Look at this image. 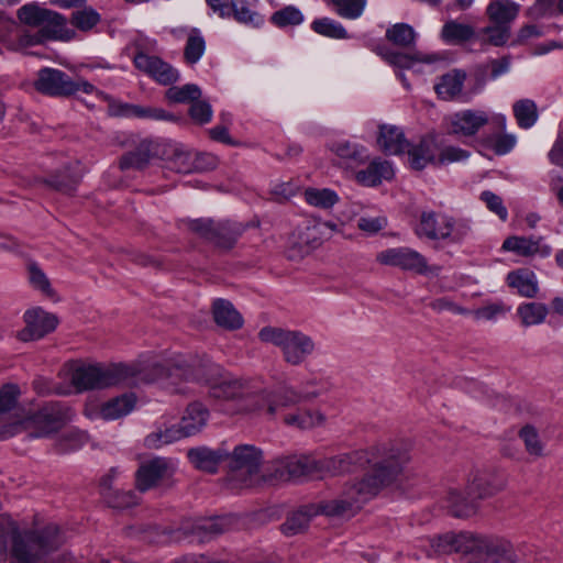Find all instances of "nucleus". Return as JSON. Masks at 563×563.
I'll use <instances>...</instances> for the list:
<instances>
[{
    "instance_id": "38",
    "label": "nucleus",
    "mask_w": 563,
    "mask_h": 563,
    "mask_svg": "<svg viewBox=\"0 0 563 563\" xmlns=\"http://www.w3.org/2000/svg\"><path fill=\"white\" fill-rule=\"evenodd\" d=\"M548 313L549 309L547 305L537 301L523 302L517 308V316L520 319V323L526 328L543 323Z\"/></svg>"
},
{
    "instance_id": "26",
    "label": "nucleus",
    "mask_w": 563,
    "mask_h": 563,
    "mask_svg": "<svg viewBox=\"0 0 563 563\" xmlns=\"http://www.w3.org/2000/svg\"><path fill=\"white\" fill-rule=\"evenodd\" d=\"M190 463L202 472L214 473L219 464L228 456L223 450H211L206 446L190 449L187 452Z\"/></svg>"
},
{
    "instance_id": "58",
    "label": "nucleus",
    "mask_w": 563,
    "mask_h": 563,
    "mask_svg": "<svg viewBox=\"0 0 563 563\" xmlns=\"http://www.w3.org/2000/svg\"><path fill=\"white\" fill-rule=\"evenodd\" d=\"M20 397V388L14 384H5L0 388V416L13 409Z\"/></svg>"
},
{
    "instance_id": "39",
    "label": "nucleus",
    "mask_w": 563,
    "mask_h": 563,
    "mask_svg": "<svg viewBox=\"0 0 563 563\" xmlns=\"http://www.w3.org/2000/svg\"><path fill=\"white\" fill-rule=\"evenodd\" d=\"M475 30L472 25L450 20L444 23L441 31L442 40L448 44H460L472 40Z\"/></svg>"
},
{
    "instance_id": "35",
    "label": "nucleus",
    "mask_w": 563,
    "mask_h": 563,
    "mask_svg": "<svg viewBox=\"0 0 563 563\" xmlns=\"http://www.w3.org/2000/svg\"><path fill=\"white\" fill-rule=\"evenodd\" d=\"M325 417L319 410L298 409L295 412L287 413L284 417V422L288 427L307 430L322 426Z\"/></svg>"
},
{
    "instance_id": "6",
    "label": "nucleus",
    "mask_w": 563,
    "mask_h": 563,
    "mask_svg": "<svg viewBox=\"0 0 563 563\" xmlns=\"http://www.w3.org/2000/svg\"><path fill=\"white\" fill-rule=\"evenodd\" d=\"M230 473L227 486L232 490H241L257 485L262 477V452L253 445H239L228 456Z\"/></svg>"
},
{
    "instance_id": "13",
    "label": "nucleus",
    "mask_w": 563,
    "mask_h": 563,
    "mask_svg": "<svg viewBox=\"0 0 563 563\" xmlns=\"http://www.w3.org/2000/svg\"><path fill=\"white\" fill-rule=\"evenodd\" d=\"M338 231L334 222H307L298 227L288 238L289 257H305L323 241V230Z\"/></svg>"
},
{
    "instance_id": "59",
    "label": "nucleus",
    "mask_w": 563,
    "mask_h": 563,
    "mask_svg": "<svg viewBox=\"0 0 563 563\" xmlns=\"http://www.w3.org/2000/svg\"><path fill=\"white\" fill-rule=\"evenodd\" d=\"M520 438L522 439L526 450L529 454L534 456H541L543 452V445L539 439V434L536 429L531 426H526L520 431Z\"/></svg>"
},
{
    "instance_id": "1",
    "label": "nucleus",
    "mask_w": 563,
    "mask_h": 563,
    "mask_svg": "<svg viewBox=\"0 0 563 563\" xmlns=\"http://www.w3.org/2000/svg\"><path fill=\"white\" fill-rule=\"evenodd\" d=\"M408 450L401 444L383 443L332 457L319 459V477L352 473L361 467L371 471L361 479L349 482L340 496L322 501L321 510L329 517H352L365 503L393 484L409 463Z\"/></svg>"
},
{
    "instance_id": "3",
    "label": "nucleus",
    "mask_w": 563,
    "mask_h": 563,
    "mask_svg": "<svg viewBox=\"0 0 563 563\" xmlns=\"http://www.w3.org/2000/svg\"><path fill=\"white\" fill-rule=\"evenodd\" d=\"M16 530L7 529L5 539L12 537L11 554L14 563H59L65 554L59 553L65 538L55 523L40 526L37 522L32 529L15 522Z\"/></svg>"
},
{
    "instance_id": "51",
    "label": "nucleus",
    "mask_w": 563,
    "mask_h": 563,
    "mask_svg": "<svg viewBox=\"0 0 563 563\" xmlns=\"http://www.w3.org/2000/svg\"><path fill=\"white\" fill-rule=\"evenodd\" d=\"M271 20L278 27L294 26L303 22V14L298 8L287 5L274 12Z\"/></svg>"
},
{
    "instance_id": "32",
    "label": "nucleus",
    "mask_w": 563,
    "mask_h": 563,
    "mask_svg": "<svg viewBox=\"0 0 563 563\" xmlns=\"http://www.w3.org/2000/svg\"><path fill=\"white\" fill-rule=\"evenodd\" d=\"M504 487L505 481L501 477L486 473L476 474L468 484V488L477 500L490 497Z\"/></svg>"
},
{
    "instance_id": "2",
    "label": "nucleus",
    "mask_w": 563,
    "mask_h": 563,
    "mask_svg": "<svg viewBox=\"0 0 563 563\" xmlns=\"http://www.w3.org/2000/svg\"><path fill=\"white\" fill-rule=\"evenodd\" d=\"M162 378L166 388L175 393H186L188 388L183 383L202 382L209 388L211 397L222 400L240 399V408L247 413L255 411L247 408L251 398L257 400L258 390L246 379H241L225 372L218 364L208 362L199 368H191L188 365L175 364L168 369L162 366Z\"/></svg>"
},
{
    "instance_id": "10",
    "label": "nucleus",
    "mask_w": 563,
    "mask_h": 563,
    "mask_svg": "<svg viewBox=\"0 0 563 563\" xmlns=\"http://www.w3.org/2000/svg\"><path fill=\"white\" fill-rule=\"evenodd\" d=\"M35 88L49 96H71L79 91L90 95L96 91L90 82L84 79L73 80L62 70L54 68H43L38 71Z\"/></svg>"
},
{
    "instance_id": "19",
    "label": "nucleus",
    "mask_w": 563,
    "mask_h": 563,
    "mask_svg": "<svg viewBox=\"0 0 563 563\" xmlns=\"http://www.w3.org/2000/svg\"><path fill=\"white\" fill-rule=\"evenodd\" d=\"M501 249L525 257L534 255L547 257L551 254V246L547 245L540 236L512 235L504 241Z\"/></svg>"
},
{
    "instance_id": "22",
    "label": "nucleus",
    "mask_w": 563,
    "mask_h": 563,
    "mask_svg": "<svg viewBox=\"0 0 563 563\" xmlns=\"http://www.w3.org/2000/svg\"><path fill=\"white\" fill-rule=\"evenodd\" d=\"M448 217L442 212L423 211L416 228L417 235L432 241H442Z\"/></svg>"
},
{
    "instance_id": "57",
    "label": "nucleus",
    "mask_w": 563,
    "mask_h": 563,
    "mask_svg": "<svg viewBox=\"0 0 563 563\" xmlns=\"http://www.w3.org/2000/svg\"><path fill=\"white\" fill-rule=\"evenodd\" d=\"M517 139L514 134H497L486 139L487 145L498 155L509 153L516 145Z\"/></svg>"
},
{
    "instance_id": "34",
    "label": "nucleus",
    "mask_w": 563,
    "mask_h": 563,
    "mask_svg": "<svg viewBox=\"0 0 563 563\" xmlns=\"http://www.w3.org/2000/svg\"><path fill=\"white\" fill-rule=\"evenodd\" d=\"M303 200L310 207L330 210L340 201V196L331 188L308 187L303 190Z\"/></svg>"
},
{
    "instance_id": "47",
    "label": "nucleus",
    "mask_w": 563,
    "mask_h": 563,
    "mask_svg": "<svg viewBox=\"0 0 563 563\" xmlns=\"http://www.w3.org/2000/svg\"><path fill=\"white\" fill-rule=\"evenodd\" d=\"M335 12L343 19L356 20L365 11L366 0H331Z\"/></svg>"
},
{
    "instance_id": "9",
    "label": "nucleus",
    "mask_w": 563,
    "mask_h": 563,
    "mask_svg": "<svg viewBox=\"0 0 563 563\" xmlns=\"http://www.w3.org/2000/svg\"><path fill=\"white\" fill-rule=\"evenodd\" d=\"M375 260L383 266H389L419 275L437 276L440 272L439 266L429 265L427 258L421 253L407 246L382 250L376 254Z\"/></svg>"
},
{
    "instance_id": "33",
    "label": "nucleus",
    "mask_w": 563,
    "mask_h": 563,
    "mask_svg": "<svg viewBox=\"0 0 563 563\" xmlns=\"http://www.w3.org/2000/svg\"><path fill=\"white\" fill-rule=\"evenodd\" d=\"M213 317L218 325L235 330L242 327L243 319L233 305L224 299H217L213 303Z\"/></svg>"
},
{
    "instance_id": "5",
    "label": "nucleus",
    "mask_w": 563,
    "mask_h": 563,
    "mask_svg": "<svg viewBox=\"0 0 563 563\" xmlns=\"http://www.w3.org/2000/svg\"><path fill=\"white\" fill-rule=\"evenodd\" d=\"M258 339L278 347L284 361L294 366L303 363L316 350L313 339L298 330L264 327L258 332Z\"/></svg>"
},
{
    "instance_id": "64",
    "label": "nucleus",
    "mask_w": 563,
    "mask_h": 563,
    "mask_svg": "<svg viewBox=\"0 0 563 563\" xmlns=\"http://www.w3.org/2000/svg\"><path fill=\"white\" fill-rule=\"evenodd\" d=\"M52 38L51 36H46L43 34V31L40 30L36 34H21L15 41L10 43V48L14 51H21L26 47L36 45L42 43L44 40Z\"/></svg>"
},
{
    "instance_id": "61",
    "label": "nucleus",
    "mask_w": 563,
    "mask_h": 563,
    "mask_svg": "<svg viewBox=\"0 0 563 563\" xmlns=\"http://www.w3.org/2000/svg\"><path fill=\"white\" fill-rule=\"evenodd\" d=\"M470 153L455 146H445L438 151V165L457 163L467 159Z\"/></svg>"
},
{
    "instance_id": "56",
    "label": "nucleus",
    "mask_w": 563,
    "mask_h": 563,
    "mask_svg": "<svg viewBox=\"0 0 563 563\" xmlns=\"http://www.w3.org/2000/svg\"><path fill=\"white\" fill-rule=\"evenodd\" d=\"M184 224L188 230L211 241L218 236L217 234H221L220 231H216V222L210 219L186 220Z\"/></svg>"
},
{
    "instance_id": "48",
    "label": "nucleus",
    "mask_w": 563,
    "mask_h": 563,
    "mask_svg": "<svg viewBox=\"0 0 563 563\" xmlns=\"http://www.w3.org/2000/svg\"><path fill=\"white\" fill-rule=\"evenodd\" d=\"M206 42L198 30H192L189 33L184 56L187 63L196 64L205 54Z\"/></svg>"
},
{
    "instance_id": "18",
    "label": "nucleus",
    "mask_w": 563,
    "mask_h": 563,
    "mask_svg": "<svg viewBox=\"0 0 563 563\" xmlns=\"http://www.w3.org/2000/svg\"><path fill=\"white\" fill-rule=\"evenodd\" d=\"M280 479H299L303 476L319 477V459L310 455L290 456L282 460L277 468Z\"/></svg>"
},
{
    "instance_id": "21",
    "label": "nucleus",
    "mask_w": 563,
    "mask_h": 563,
    "mask_svg": "<svg viewBox=\"0 0 563 563\" xmlns=\"http://www.w3.org/2000/svg\"><path fill=\"white\" fill-rule=\"evenodd\" d=\"M439 145L435 137L427 135L419 143L408 150L409 164L411 168L420 170L429 164L438 165Z\"/></svg>"
},
{
    "instance_id": "8",
    "label": "nucleus",
    "mask_w": 563,
    "mask_h": 563,
    "mask_svg": "<svg viewBox=\"0 0 563 563\" xmlns=\"http://www.w3.org/2000/svg\"><path fill=\"white\" fill-rule=\"evenodd\" d=\"M489 123L503 132L506 130L507 119L501 113L489 114L478 109L461 110L445 118L448 133L456 136H473Z\"/></svg>"
},
{
    "instance_id": "7",
    "label": "nucleus",
    "mask_w": 563,
    "mask_h": 563,
    "mask_svg": "<svg viewBox=\"0 0 563 563\" xmlns=\"http://www.w3.org/2000/svg\"><path fill=\"white\" fill-rule=\"evenodd\" d=\"M70 417L71 412L68 408L49 405L3 431L2 438L12 437L21 431H26L31 438L47 437L58 431Z\"/></svg>"
},
{
    "instance_id": "49",
    "label": "nucleus",
    "mask_w": 563,
    "mask_h": 563,
    "mask_svg": "<svg viewBox=\"0 0 563 563\" xmlns=\"http://www.w3.org/2000/svg\"><path fill=\"white\" fill-rule=\"evenodd\" d=\"M216 231H220L221 234L213 239V241L222 246H231L233 242L242 234L244 227L239 223L224 221L216 223Z\"/></svg>"
},
{
    "instance_id": "60",
    "label": "nucleus",
    "mask_w": 563,
    "mask_h": 563,
    "mask_svg": "<svg viewBox=\"0 0 563 563\" xmlns=\"http://www.w3.org/2000/svg\"><path fill=\"white\" fill-rule=\"evenodd\" d=\"M482 33L486 35L485 42L495 46H501L509 40L510 26L493 24L484 27Z\"/></svg>"
},
{
    "instance_id": "37",
    "label": "nucleus",
    "mask_w": 563,
    "mask_h": 563,
    "mask_svg": "<svg viewBox=\"0 0 563 563\" xmlns=\"http://www.w3.org/2000/svg\"><path fill=\"white\" fill-rule=\"evenodd\" d=\"M154 142L142 141L135 151L125 154L120 161L121 169L143 168L148 164L154 152Z\"/></svg>"
},
{
    "instance_id": "41",
    "label": "nucleus",
    "mask_w": 563,
    "mask_h": 563,
    "mask_svg": "<svg viewBox=\"0 0 563 563\" xmlns=\"http://www.w3.org/2000/svg\"><path fill=\"white\" fill-rule=\"evenodd\" d=\"M442 241L448 244H457L465 241L472 234V225L467 219L448 217Z\"/></svg>"
},
{
    "instance_id": "52",
    "label": "nucleus",
    "mask_w": 563,
    "mask_h": 563,
    "mask_svg": "<svg viewBox=\"0 0 563 563\" xmlns=\"http://www.w3.org/2000/svg\"><path fill=\"white\" fill-rule=\"evenodd\" d=\"M231 18L241 24L250 26H260L263 24V18L260 13L244 3L239 4L236 1L233 2Z\"/></svg>"
},
{
    "instance_id": "43",
    "label": "nucleus",
    "mask_w": 563,
    "mask_h": 563,
    "mask_svg": "<svg viewBox=\"0 0 563 563\" xmlns=\"http://www.w3.org/2000/svg\"><path fill=\"white\" fill-rule=\"evenodd\" d=\"M512 111L518 125L522 129H530L538 120L537 104L531 99L516 101Z\"/></svg>"
},
{
    "instance_id": "31",
    "label": "nucleus",
    "mask_w": 563,
    "mask_h": 563,
    "mask_svg": "<svg viewBox=\"0 0 563 563\" xmlns=\"http://www.w3.org/2000/svg\"><path fill=\"white\" fill-rule=\"evenodd\" d=\"M476 500L468 487L466 494L459 489H450L446 495V506L455 517H467L474 514Z\"/></svg>"
},
{
    "instance_id": "55",
    "label": "nucleus",
    "mask_w": 563,
    "mask_h": 563,
    "mask_svg": "<svg viewBox=\"0 0 563 563\" xmlns=\"http://www.w3.org/2000/svg\"><path fill=\"white\" fill-rule=\"evenodd\" d=\"M509 311L501 301L489 302L476 310L468 311L476 320L493 321Z\"/></svg>"
},
{
    "instance_id": "12",
    "label": "nucleus",
    "mask_w": 563,
    "mask_h": 563,
    "mask_svg": "<svg viewBox=\"0 0 563 563\" xmlns=\"http://www.w3.org/2000/svg\"><path fill=\"white\" fill-rule=\"evenodd\" d=\"M19 20L31 26H38L46 36L54 40L66 38V20L57 12L42 9L35 4H25L18 11Z\"/></svg>"
},
{
    "instance_id": "16",
    "label": "nucleus",
    "mask_w": 563,
    "mask_h": 563,
    "mask_svg": "<svg viewBox=\"0 0 563 563\" xmlns=\"http://www.w3.org/2000/svg\"><path fill=\"white\" fill-rule=\"evenodd\" d=\"M136 405L134 394H124L112 398L102 405L88 404L85 408V415L93 420L101 418L103 420H117L132 412Z\"/></svg>"
},
{
    "instance_id": "40",
    "label": "nucleus",
    "mask_w": 563,
    "mask_h": 563,
    "mask_svg": "<svg viewBox=\"0 0 563 563\" xmlns=\"http://www.w3.org/2000/svg\"><path fill=\"white\" fill-rule=\"evenodd\" d=\"M188 438L180 423L164 426L146 437L145 442L150 448H159Z\"/></svg>"
},
{
    "instance_id": "23",
    "label": "nucleus",
    "mask_w": 563,
    "mask_h": 563,
    "mask_svg": "<svg viewBox=\"0 0 563 563\" xmlns=\"http://www.w3.org/2000/svg\"><path fill=\"white\" fill-rule=\"evenodd\" d=\"M394 177V168L388 161L375 158L369 165L355 174L358 184L366 187L379 185L383 180H390Z\"/></svg>"
},
{
    "instance_id": "15",
    "label": "nucleus",
    "mask_w": 563,
    "mask_h": 563,
    "mask_svg": "<svg viewBox=\"0 0 563 563\" xmlns=\"http://www.w3.org/2000/svg\"><path fill=\"white\" fill-rule=\"evenodd\" d=\"M23 319L25 328L19 332L18 336L24 342L44 338L54 331L58 324V319L55 314L40 307L26 310Z\"/></svg>"
},
{
    "instance_id": "45",
    "label": "nucleus",
    "mask_w": 563,
    "mask_h": 563,
    "mask_svg": "<svg viewBox=\"0 0 563 563\" xmlns=\"http://www.w3.org/2000/svg\"><path fill=\"white\" fill-rule=\"evenodd\" d=\"M165 97L172 103L194 102L201 97V89L195 84L173 86L166 90Z\"/></svg>"
},
{
    "instance_id": "62",
    "label": "nucleus",
    "mask_w": 563,
    "mask_h": 563,
    "mask_svg": "<svg viewBox=\"0 0 563 563\" xmlns=\"http://www.w3.org/2000/svg\"><path fill=\"white\" fill-rule=\"evenodd\" d=\"M189 114L195 122L206 124L211 121L213 111L209 102L198 99L191 104Z\"/></svg>"
},
{
    "instance_id": "42",
    "label": "nucleus",
    "mask_w": 563,
    "mask_h": 563,
    "mask_svg": "<svg viewBox=\"0 0 563 563\" xmlns=\"http://www.w3.org/2000/svg\"><path fill=\"white\" fill-rule=\"evenodd\" d=\"M330 151L349 163H363L366 158V148L349 141H339L330 144Z\"/></svg>"
},
{
    "instance_id": "27",
    "label": "nucleus",
    "mask_w": 563,
    "mask_h": 563,
    "mask_svg": "<svg viewBox=\"0 0 563 563\" xmlns=\"http://www.w3.org/2000/svg\"><path fill=\"white\" fill-rule=\"evenodd\" d=\"M385 59L393 66L402 69H412L416 73H422L426 66H431L438 58L435 55L416 53L413 55L390 52L385 55Z\"/></svg>"
},
{
    "instance_id": "20",
    "label": "nucleus",
    "mask_w": 563,
    "mask_h": 563,
    "mask_svg": "<svg viewBox=\"0 0 563 563\" xmlns=\"http://www.w3.org/2000/svg\"><path fill=\"white\" fill-rule=\"evenodd\" d=\"M118 475L117 470H111L100 483V490L106 503L113 508H128L139 503V496L133 490H120L114 488L113 479Z\"/></svg>"
},
{
    "instance_id": "17",
    "label": "nucleus",
    "mask_w": 563,
    "mask_h": 563,
    "mask_svg": "<svg viewBox=\"0 0 563 563\" xmlns=\"http://www.w3.org/2000/svg\"><path fill=\"white\" fill-rule=\"evenodd\" d=\"M134 65L159 85H172L179 79V71L157 56L140 52L134 56Z\"/></svg>"
},
{
    "instance_id": "46",
    "label": "nucleus",
    "mask_w": 563,
    "mask_h": 563,
    "mask_svg": "<svg viewBox=\"0 0 563 563\" xmlns=\"http://www.w3.org/2000/svg\"><path fill=\"white\" fill-rule=\"evenodd\" d=\"M311 29L319 35L330 38L341 40L349 37L347 32L343 25L330 18L316 19L311 23Z\"/></svg>"
},
{
    "instance_id": "63",
    "label": "nucleus",
    "mask_w": 563,
    "mask_h": 563,
    "mask_svg": "<svg viewBox=\"0 0 563 563\" xmlns=\"http://www.w3.org/2000/svg\"><path fill=\"white\" fill-rule=\"evenodd\" d=\"M481 199L492 212L499 217L500 220L505 221L507 219L508 211L499 196L486 190L481 194Z\"/></svg>"
},
{
    "instance_id": "25",
    "label": "nucleus",
    "mask_w": 563,
    "mask_h": 563,
    "mask_svg": "<svg viewBox=\"0 0 563 563\" xmlns=\"http://www.w3.org/2000/svg\"><path fill=\"white\" fill-rule=\"evenodd\" d=\"M320 503L318 506H307L300 510L290 514L285 522L280 526L282 532L287 537H292L306 531L310 525L312 517L323 514Z\"/></svg>"
},
{
    "instance_id": "14",
    "label": "nucleus",
    "mask_w": 563,
    "mask_h": 563,
    "mask_svg": "<svg viewBox=\"0 0 563 563\" xmlns=\"http://www.w3.org/2000/svg\"><path fill=\"white\" fill-rule=\"evenodd\" d=\"M177 463L166 457H154L140 465L135 473V484L140 492L162 485H170Z\"/></svg>"
},
{
    "instance_id": "29",
    "label": "nucleus",
    "mask_w": 563,
    "mask_h": 563,
    "mask_svg": "<svg viewBox=\"0 0 563 563\" xmlns=\"http://www.w3.org/2000/svg\"><path fill=\"white\" fill-rule=\"evenodd\" d=\"M520 5L512 0H490L486 14L493 24L507 25L516 20Z\"/></svg>"
},
{
    "instance_id": "54",
    "label": "nucleus",
    "mask_w": 563,
    "mask_h": 563,
    "mask_svg": "<svg viewBox=\"0 0 563 563\" xmlns=\"http://www.w3.org/2000/svg\"><path fill=\"white\" fill-rule=\"evenodd\" d=\"M100 21L99 13L92 8L78 10L71 15V23L81 31H90Z\"/></svg>"
},
{
    "instance_id": "4",
    "label": "nucleus",
    "mask_w": 563,
    "mask_h": 563,
    "mask_svg": "<svg viewBox=\"0 0 563 563\" xmlns=\"http://www.w3.org/2000/svg\"><path fill=\"white\" fill-rule=\"evenodd\" d=\"M162 365L154 363L150 367L136 371L128 365H80L70 373V382L77 391L101 389L129 382L137 376L135 382L153 383L162 378Z\"/></svg>"
},
{
    "instance_id": "50",
    "label": "nucleus",
    "mask_w": 563,
    "mask_h": 563,
    "mask_svg": "<svg viewBox=\"0 0 563 563\" xmlns=\"http://www.w3.org/2000/svg\"><path fill=\"white\" fill-rule=\"evenodd\" d=\"M386 37L396 45L409 46L416 41V32L409 24L397 23L386 31Z\"/></svg>"
},
{
    "instance_id": "30",
    "label": "nucleus",
    "mask_w": 563,
    "mask_h": 563,
    "mask_svg": "<svg viewBox=\"0 0 563 563\" xmlns=\"http://www.w3.org/2000/svg\"><path fill=\"white\" fill-rule=\"evenodd\" d=\"M507 283L509 287L526 298H534L539 291L537 276L529 269L521 268L510 272L507 275Z\"/></svg>"
},
{
    "instance_id": "24",
    "label": "nucleus",
    "mask_w": 563,
    "mask_h": 563,
    "mask_svg": "<svg viewBox=\"0 0 563 563\" xmlns=\"http://www.w3.org/2000/svg\"><path fill=\"white\" fill-rule=\"evenodd\" d=\"M377 145L384 153L397 155L408 147V142L399 126L383 124L378 130Z\"/></svg>"
},
{
    "instance_id": "44",
    "label": "nucleus",
    "mask_w": 563,
    "mask_h": 563,
    "mask_svg": "<svg viewBox=\"0 0 563 563\" xmlns=\"http://www.w3.org/2000/svg\"><path fill=\"white\" fill-rule=\"evenodd\" d=\"M167 167L181 174L195 172V155L181 146H175L167 159Z\"/></svg>"
},
{
    "instance_id": "53",
    "label": "nucleus",
    "mask_w": 563,
    "mask_h": 563,
    "mask_svg": "<svg viewBox=\"0 0 563 563\" xmlns=\"http://www.w3.org/2000/svg\"><path fill=\"white\" fill-rule=\"evenodd\" d=\"M29 280L31 285L42 291L45 296L53 298L55 296V291L51 286V283L46 276V274L40 268V266L35 263L29 264Z\"/></svg>"
},
{
    "instance_id": "11",
    "label": "nucleus",
    "mask_w": 563,
    "mask_h": 563,
    "mask_svg": "<svg viewBox=\"0 0 563 563\" xmlns=\"http://www.w3.org/2000/svg\"><path fill=\"white\" fill-rule=\"evenodd\" d=\"M316 396L314 393H301L292 387H284L279 391L258 389L257 400L253 401V398H251L247 408L255 411V413L265 412L274 417L280 409L298 405Z\"/></svg>"
},
{
    "instance_id": "28",
    "label": "nucleus",
    "mask_w": 563,
    "mask_h": 563,
    "mask_svg": "<svg viewBox=\"0 0 563 563\" xmlns=\"http://www.w3.org/2000/svg\"><path fill=\"white\" fill-rule=\"evenodd\" d=\"M209 419L208 409L200 402H191L185 409L179 423L187 437L199 433L207 424Z\"/></svg>"
},
{
    "instance_id": "36",
    "label": "nucleus",
    "mask_w": 563,
    "mask_h": 563,
    "mask_svg": "<svg viewBox=\"0 0 563 563\" xmlns=\"http://www.w3.org/2000/svg\"><path fill=\"white\" fill-rule=\"evenodd\" d=\"M464 80V73L452 70L440 78L435 91L441 99L452 100L461 93Z\"/></svg>"
}]
</instances>
